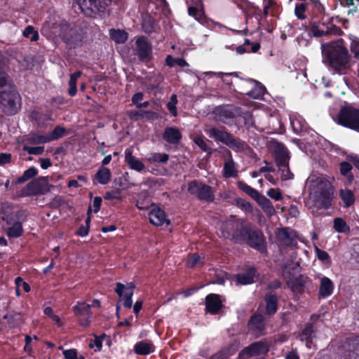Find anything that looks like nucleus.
Segmentation results:
<instances>
[{
    "label": "nucleus",
    "mask_w": 359,
    "mask_h": 359,
    "mask_svg": "<svg viewBox=\"0 0 359 359\" xmlns=\"http://www.w3.org/2000/svg\"><path fill=\"white\" fill-rule=\"evenodd\" d=\"M23 36L29 38L32 41H36L39 39V34L32 26H27L23 31Z\"/></svg>",
    "instance_id": "de8ad7c7"
},
{
    "label": "nucleus",
    "mask_w": 359,
    "mask_h": 359,
    "mask_svg": "<svg viewBox=\"0 0 359 359\" xmlns=\"http://www.w3.org/2000/svg\"><path fill=\"white\" fill-rule=\"evenodd\" d=\"M215 119L222 123H227L230 119L241 115L239 107L232 106H223L215 109L213 111Z\"/></svg>",
    "instance_id": "9b49d317"
},
{
    "label": "nucleus",
    "mask_w": 359,
    "mask_h": 359,
    "mask_svg": "<svg viewBox=\"0 0 359 359\" xmlns=\"http://www.w3.org/2000/svg\"><path fill=\"white\" fill-rule=\"evenodd\" d=\"M206 311L212 314L217 313L222 308V300L218 294H210L205 298Z\"/></svg>",
    "instance_id": "aec40b11"
},
{
    "label": "nucleus",
    "mask_w": 359,
    "mask_h": 359,
    "mask_svg": "<svg viewBox=\"0 0 359 359\" xmlns=\"http://www.w3.org/2000/svg\"><path fill=\"white\" fill-rule=\"evenodd\" d=\"M194 141L203 151L210 152L211 148L208 144V140L205 138L198 136L194 138Z\"/></svg>",
    "instance_id": "09e8293b"
},
{
    "label": "nucleus",
    "mask_w": 359,
    "mask_h": 359,
    "mask_svg": "<svg viewBox=\"0 0 359 359\" xmlns=\"http://www.w3.org/2000/svg\"><path fill=\"white\" fill-rule=\"evenodd\" d=\"M267 196L276 201H281L283 199L281 191L278 189H270L267 191Z\"/></svg>",
    "instance_id": "4d7b16f0"
},
{
    "label": "nucleus",
    "mask_w": 359,
    "mask_h": 359,
    "mask_svg": "<svg viewBox=\"0 0 359 359\" xmlns=\"http://www.w3.org/2000/svg\"><path fill=\"white\" fill-rule=\"evenodd\" d=\"M38 173L37 170L34 167H31L26 170L22 175L17 180V183H22L35 177Z\"/></svg>",
    "instance_id": "49530a36"
},
{
    "label": "nucleus",
    "mask_w": 359,
    "mask_h": 359,
    "mask_svg": "<svg viewBox=\"0 0 359 359\" xmlns=\"http://www.w3.org/2000/svg\"><path fill=\"white\" fill-rule=\"evenodd\" d=\"M322 62L333 74H346L351 68V55L346 48L335 41L321 45Z\"/></svg>",
    "instance_id": "7ed1b4c3"
},
{
    "label": "nucleus",
    "mask_w": 359,
    "mask_h": 359,
    "mask_svg": "<svg viewBox=\"0 0 359 359\" xmlns=\"http://www.w3.org/2000/svg\"><path fill=\"white\" fill-rule=\"evenodd\" d=\"M299 267L297 263H291L285 265L283 269V278L285 280L287 287L296 294H302L304 291L307 278L303 275L295 276V273Z\"/></svg>",
    "instance_id": "20e7f679"
},
{
    "label": "nucleus",
    "mask_w": 359,
    "mask_h": 359,
    "mask_svg": "<svg viewBox=\"0 0 359 359\" xmlns=\"http://www.w3.org/2000/svg\"><path fill=\"white\" fill-rule=\"evenodd\" d=\"M63 203V200L60 196L55 197L53 201L50 203V206L53 208H57Z\"/></svg>",
    "instance_id": "338daca9"
},
{
    "label": "nucleus",
    "mask_w": 359,
    "mask_h": 359,
    "mask_svg": "<svg viewBox=\"0 0 359 359\" xmlns=\"http://www.w3.org/2000/svg\"><path fill=\"white\" fill-rule=\"evenodd\" d=\"M154 346L150 341H142L134 346L135 352L138 355H148L154 351Z\"/></svg>",
    "instance_id": "c85d7f7f"
},
{
    "label": "nucleus",
    "mask_w": 359,
    "mask_h": 359,
    "mask_svg": "<svg viewBox=\"0 0 359 359\" xmlns=\"http://www.w3.org/2000/svg\"><path fill=\"white\" fill-rule=\"evenodd\" d=\"M305 11L306 5L304 4H297L294 10L295 15L300 20H304L306 18Z\"/></svg>",
    "instance_id": "5fc2aeb1"
},
{
    "label": "nucleus",
    "mask_w": 359,
    "mask_h": 359,
    "mask_svg": "<svg viewBox=\"0 0 359 359\" xmlns=\"http://www.w3.org/2000/svg\"><path fill=\"white\" fill-rule=\"evenodd\" d=\"M204 130L210 138H213L215 141L222 142L223 144H225L228 138L230 137L231 133L223 129L206 127Z\"/></svg>",
    "instance_id": "6ab92c4d"
},
{
    "label": "nucleus",
    "mask_w": 359,
    "mask_h": 359,
    "mask_svg": "<svg viewBox=\"0 0 359 359\" xmlns=\"http://www.w3.org/2000/svg\"><path fill=\"white\" fill-rule=\"evenodd\" d=\"M228 154L229 158L225 161L224 165V176L226 178L236 177L238 171L236 168L235 163L229 151Z\"/></svg>",
    "instance_id": "c756f323"
},
{
    "label": "nucleus",
    "mask_w": 359,
    "mask_h": 359,
    "mask_svg": "<svg viewBox=\"0 0 359 359\" xmlns=\"http://www.w3.org/2000/svg\"><path fill=\"white\" fill-rule=\"evenodd\" d=\"M130 119L137 121L140 118H146L147 120H153L157 117L155 112L144 110H131L128 112Z\"/></svg>",
    "instance_id": "a878e982"
},
{
    "label": "nucleus",
    "mask_w": 359,
    "mask_h": 359,
    "mask_svg": "<svg viewBox=\"0 0 359 359\" xmlns=\"http://www.w3.org/2000/svg\"><path fill=\"white\" fill-rule=\"evenodd\" d=\"M11 327H16L22 323V316L20 313L12 312L4 316Z\"/></svg>",
    "instance_id": "72a5a7b5"
},
{
    "label": "nucleus",
    "mask_w": 359,
    "mask_h": 359,
    "mask_svg": "<svg viewBox=\"0 0 359 359\" xmlns=\"http://www.w3.org/2000/svg\"><path fill=\"white\" fill-rule=\"evenodd\" d=\"M135 285L130 283L125 285L121 283H116L115 292L123 301V305L126 308L130 309L133 305L132 297L133 295V290Z\"/></svg>",
    "instance_id": "2eb2a0df"
},
{
    "label": "nucleus",
    "mask_w": 359,
    "mask_h": 359,
    "mask_svg": "<svg viewBox=\"0 0 359 359\" xmlns=\"http://www.w3.org/2000/svg\"><path fill=\"white\" fill-rule=\"evenodd\" d=\"M177 103V95L173 94L171 95L170 101L167 104V107L173 116L177 114L176 104Z\"/></svg>",
    "instance_id": "3c124183"
},
{
    "label": "nucleus",
    "mask_w": 359,
    "mask_h": 359,
    "mask_svg": "<svg viewBox=\"0 0 359 359\" xmlns=\"http://www.w3.org/2000/svg\"><path fill=\"white\" fill-rule=\"evenodd\" d=\"M95 179L101 184H107L111 179V171L109 168L101 166L95 175Z\"/></svg>",
    "instance_id": "7c9ffc66"
},
{
    "label": "nucleus",
    "mask_w": 359,
    "mask_h": 359,
    "mask_svg": "<svg viewBox=\"0 0 359 359\" xmlns=\"http://www.w3.org/2000/svg\"><path fill=\"white\" fill-rule=\"evenodd\" d=\"M334 228L339 233H346L350 231V228L346 222L340 217L334 219Z\"/></svg>",
    "instance_id": "c03bdc74"
},
{
    "label": "nucleus",
    "mask_w": 359,
    "mask_h": 359,
    "mask_svg": "<svg viewBox=\"0 0 359 359\" xmlns=\"http://www.w3.org/2000/svg\"><path fill=\"white\" fill-rule=\"evenodd\" d=\"M225 144L237 152L247 151L250 149L246 142L239 138L234 137L231 134H230V137L226 141Z\"/></svg>",
    "instance_id": "5701e85b"
},
{
    "label": "nucleus",
    "mask_w": 359,
    "mask_h": 359,
    "mask_svg": "<svg viewBox=\"0 0 359 359\" xmlns=\"http://www.w3.org/2000/svg\"><path fill=\"white\" fill-rule=\"evenodd\" d=\"M269 351L268 344L264 341H257L245 348L239 354L241 359L265 355Z\"/></svg>",
    "instance_id": "f8f14e48"
},
{
    "label": "nucleus",
    "mask_w": 359,
    "mask_h": 359,
    "mask_svg": "<svg viewBox=\"0 0 359 359\" xmlns=\"http://www.w3.org/2000/svg\"><path fill=\"white\" fill-rule=\"evenodd\" d=\"M104 198L106 200H112V199L120 200L121 198V191H120V189H116V190L106 192Z\"/></svg>",
    "instance_id": "13d9d810"
},
{
    "label": "nucleus",
    "mask_w": 359,
    "mask_h": 359,
    "mask_svg": "<svg viewBox=\"0 0 359 359\" xmlns=\"http://www.w3.org/2000/svg\"><path fill=\"white\" fill-rule=\"evenodd\" d=\"M2 219L6 222L7 225L13 224L11 226L6 229V235L10 238H15L22 236L23 229L22 223L20 222H14L13 212L9 213L4 211L2 215Z\"/></svg>",
    "instance_id": "4468645a"
},
{
    "label": "nucleus",
    "mask_w": 359,
    "mask_h": 359,
    "mask_svg": "<svg viewBox=\"0 0 359 359\" xmlns=\"http://www.w3.org/2000/svg\"><path fill=\"white\" fill-rule=\"evenodd\" d=\"M313 336H314V330L313 329V326L311 324L307 323L302 332V335H301L302 340H306V346L308 347H310L309 343Z\"/></svg>",
    "instance_id": "37998d69"
},
{
    "label": "nucleus",
    "mask_w": 359,
    "mask_h": 359,
    "mask_svg": "<svg viewBox=\"0 0 359 359\" xmlns=\"http://www.w3.org/2000/svg\"><path fill=\"white\" fill-rule=\"evenodd\" d=\"M168 159V154L161 153H154L148 157V161L151 163H166Z\"/></svg>",
    "instance_id": "79ce46f5"
},
{
    "label": "nucleus",
    "mask_w": 359,
    "mask_h": 359,
    "mask_svg": "<svg viewBox=\"0 0 359 359\" xmlns=\"http://www.w3.org/2000/svg\"><path fill=\"white\" fill-rule=\"evenodd\" d=\"M53 186L48 183V177H40L29 182L23 189L24 196L43 195L50 191Z\"/></svg>",
    "instance_id": "0eeeda50"
},
{
    "label": "nucleus",
    "mask_w": 359,
    "mask_h": 359,
    "mask_svg": "<svg viewBox=\"0 0 359 359\" xmlns=\"http://www.w3.org/2000/svg\"><path fill=\"white\" fill-rule=\"evenodd\" d=\"M102 201V200L101 197L97 196L94 198L93 202V206L94 208L93 211L95 213H97L100 210Z\"/></svg>",
    "instance_id": "774afa93"
},
{
    "label": "nucleus",
    "mask_w": 359,
    "mask_h": 359,
    "mask_svg": "<svg viewBox=\"0 0 359 359\" xmlns=\"http://www.w3.org/2000/svg\"><path fill=\"white\" fill-rule=\"evenodd\" d=\"M76 81H77L76 80H74L72 78H70V79H69V88L68 90V93L70 96L75 95L77 92Z\"/></svg>",
    "instance_id": "680f3d73"
},
{
    "label": "nucleus",
    "mask_w": 359,
    "mask_h": 359,
    "mask_svg": "<svg viewBox=\"0 0 359 359\" xmlns=\"http://www.w3.org/2000/svg\"><path fill=\"white\" fill-rule=\"evenodd\" d=\"M306 184L311 212L317 215L318 210L328 209L334 198V188L329 179L323 175L313 174L309 177Z\"/></svg>",
    "instance_id": "f03ea898"
},
{
    "label": "nucleus",
    "mask_w": 359,
    "mask_h": 359,
    "mask_svg": "<svg viewBox=\"0 0 359 359\" xmlns=\"http://www.w3.org/2000/svg\"><path fill=\"white\" fill-rule=\"evenodd\" d=\"M8 69L7 60L0 53V110L6 116H13L21 109L22 98L6 72Z\"/></svg>",
    "instance_id": "f257e3e1"
},
{
    "label": "nucleus",
    "mask_w": 359,
    "mask_h": 359,
    "mask_svg": "<svg viewBox=\"0 0 359 359\" xmlns=\"http://www.w3.org/2000/svg\"><path fill=\"white\" fill-rule=\"evenodd\" d=\"M243 243L246 242L250 247L257 250L264 248V238L261 231L253 229L247 224L243 230Z\"/></svg>",
    "instance_id": "9d476101"
},
{
    "label": "nucleus",
    "mask_w": 359,
    "mask_h": 359,
    "mask_svg": "<svg viewBox=\"0 0 359 359\" xmlns=\"http://www.w3.org/2000/svg\"><path fill=\"white\" fill-rule=\"evenodd\" d=\"M163 139L171 144H177L182 135L180 130L175 127H167L162 135Z\"/></svg>",
    "instance_id": "a211bd4d"
},
{
    "label": "nucleus",
    "mask_w": 359,
    "mask_h": 359,
    "mask_svg": "<svg viewBox=\"0 0 359 359\" xmlns=\"http://www.w3.org/2000/svg\"><path fill=\"white\" fill-rule=\"evenodd\" d=\"M265 301H266V313L269 315L273 314L276 313L277 310V305H278V298L274 294H267L265 297Z\"/></svg>",
    "instance_id": "2f4dec72"
},
{
    "label": "nucleus",
    "mask_w": 359,
    "mask_h": 359,
    "mask_svg": "<svg viewBox=\"0 0 359 359\" xmlns=\"http://www.w3.org/2000/svg\"><path fill=\"white\" fill-rule=\"evenodd\" d=\"M337 122L343 126L359 132V109L351 106L341 107Z\"/></svg>",
    "instance_id": "423d86ee"
},
{
    "label": "nucleus",
    "mask_w": 359,
    "mask_h": 359,
    "mask_svg": "<svg viewBox=\"0 0 359 359\" xmlns=\"http://www.w3.org/2000/svg\"><path fill=\"white\" fill-rule=\"evenodd\" d=\"M333 289L334 284L332 281L327 277H323L319 287L320 297L325 298L330 296L332 293Z\"/></svg>",
    "instance_id": "bb28decb"
},
{
    "label": "nucleus",
    "mask_w": 359,
    "mask_h": 359,
    "mask_svg": "<svg viewBox=\"0 0 359 359\" xmlns=\"http://www.w3.org/2000/svg\"><path fill=\"white\" fill-rule=\"evenodd\" d=\"M247 224L235 219L227 220L222 223L221 232L224 238L229 239L236 243H243V230Z\"/></svg>",
    "instance_id": "39448f33"
},
{
    "label": "nucleus",
    "mask_w": 359,
    "mask_h": 359,
    "mask_svg": "<svg viewBox=\"0 0 359 359\" xmlns=\"http://www.w3.org/2000/svg\"><path fill=\"white\" fill-rule=\"evenodd\" d=\"M126 161L131 169L140 172L145 168L144 164L133 156V151L130 149H127L125 151Z\"/></svg>",
    "instance_id": "b1692460"
},
{
    "label": "nucleus",
    "mask_w": 359,
    "mask_h": 359,
    "mask_svg": "<svg viewBox=\"0 0 359 359\" xmlns=\"http://www.w3.org/2000/svg\"><path fill=\"white\" fill-rule=\"evenodd\" d=\"M104 337V334L101 337H95V339L93 341H90L89 344V347L93 348L95 346L97 348L95 351H100L102 346V339Z\"/></svg>",
    "instance_id": "bf43d9fd"
},
{
    "label": "nucleus",
    "mask_w": 359,
    "mask_h": 359,
    "mask_svg": "<svg viewBox=\"0 0 359 359\" xmlns=\"http://www.w3.org/2000/svg\"><path fill=\"white\" fill-rule=\"evenodd\" d=\"M339 196L346 207H349L353 204L355 201L354 196L353 193L350 189H341L339 191Z\"/></svg>",
    "instance_id": "4c0bfd02"
},
{
    "label": "nucleus",
    "mask_w": 359,
    "mask_h": 359,
    "mask_svg": "<svg viewBox=\"0 0 359 359\" xmlns=\"http://www.w3.org/2000/svg\"><path fill=\"white\" fill-rule=\"evenodd\" d=\"M32 116L35 119L39 126H45L49 121H52L50 114H41L37 111H34Z\"/></svg>",
    "instance_id": "ea45409f"
},
{
    "label": "nucleus",
    "mask_w": 359,
    "mask_h": 359,
    "mask_svg": "<svg viewBox=\"0 0 359 359\" xmlns=\"http://www.w3.org/2000/svg\"><path fill=\"white\" fill-rule=\"evenodd\" d=\"M187 190L191 195H194L199 200L210 202L215 199L212 187L198 181L194 180L190 182L188 184Z\"/></svg>",
    "instance_id": "1a4fd4ad"
},
{
    "label": "nucleus",
    "mask_w": 359,
    "mask_h": 359,
    "mask_svg": "<svg viewBox=\"0 0 359 359\" xmlns=\"http://www.w3.org/2000/svg\"><path fill=\"white\" fill-rule=\"evenodd\" d=\"M91 306L85 302H78L73 310L76 316H89L91 315Z\"/></svg>",
    "instance_id": "e433bc0d"
},
{
    "label": "nucleus",
    "mask_w": 359,
    "mask_h": 359,
    "mask_svg": "<svg viewBox=\"0 0 359 359\" xmlns=\"http://www.w3.org/2000/svg\"><path fill=\"white\" fill-rule=\"evenodd\" d=\"M109 35L116 43H123L128 39V33L121 29H111L109 30Z\"/></svg>",
    "instance_id": "473e14b6"
},
{
    "label": "nucleus",
    "mask_w": 359,
    "mask_h": 359,
    "mask_svg": "<svg viewBox=\"0 0 359 359\" xmlns=\"http://www.w3.org/2000/svg\"><path fill=\"white\" fill-rule=\"evenodd\" d=\"M274 156L278 166L289 164V160L290 158L289 151L283 144L276 143Z\"/></svg>",
    "instance_id": "f3484780"
},
{
    "label": "nucleus",
    "mask_w": 359,
    "mask_h": 359,
    "mask_svg": "<svg viewBox=\"0 0 359 359\" xmlns=\"http://www.w3.org/2000/svg\"><path fill=\"white\" fill-rule=\"evenodd\" d=\"M65 130L64 128L60 127V126H56L52 133L48 135L50 139V142L62 137L65 133Z\"/></svg>",
    "instance_id": "603ef678"
},
{
    "label": "nucleus",
    "mask_w": 359,
    "mask_h": 359,
    "mask_svg": "<svg viewBox=\"0 0 359 359\" xmlns=\"http://www.w3.org/2000/svg\"><path fill=\"white\" fill-rule=\"evenodd\" d=\"M278 238L285 245H292L294 243L293 232L287 229H281L278 232Z\"/></svg>",
    "instance_id": "c9c22d12"
},
{
    "label": "nucleus",
    "mask_w": 359,
    "mask_h": 359,
    "mask_svg": "<svg viewBox=\"0 0 359 359\" xmlns=\"http://www.w3.org/2000/svg\"><path fill=\"white\" fill-rule=\"evenodd\" d=\"M149 218L151 223L155 226H161L165 222L168 225L170 224V221L165 218L164 211L158 208H154L150 211Z\"/></svg>",
    "instance_id": "4be33fe9"
},
{
    "label": "nucleus",
    "mask_w": 359,
    "mask_h": 359,
    "mask_svg": "<svg viewBox=\"0 0 359 359\" xmlns=\"http://www.w3.org/2000/svg\"><path fill=\"white\" fill-rule=\"evenodd\" d=\"M250 81L253 83L255 84V86L247 94L249 96L253 97L254 99H259L261 97H262L264 94L265 88L263 86H262L259 82L253 79H250Z\"/></svg>",
    "instance_id": "f704fd0d"
},
{
    "label": "nucleus",
    "mask_w": 359,
    "mask_h": 359,
    "mask_svg": "<svg viewBox=\"0 0 359 359\" xmlns=\"http://www.w3.org/2000/svg\"><path fill=\"white\" fill-rule=\"evenodd\" d=\"M255 276V269L250 267L245 272L236 275V280L241 285L250 284L253 283Z\"/></svg>",
    "instance_id": "cd10ccee"
},
{
    "label": "nucleus",
    "mask_w": 359,
    "mask_h": 359,
    "mask_svg": "<svg viewBox=\"0 0 359 359\" xmlns=\"http://www.w3.org/2000/svg\"><path fill=\"white\" fill-rule=\"evenodd\" d=\"M135 55L142 62H149L152 58V47L144 36L138 38L135 41Z\"/></svg>",
    "instance_id": "ddd939ff"
},
{
    "label": "nucleus",
    "mask_w": 359,
    "mask_h": 359,
    "mask_svg": "<svg viewBox=\"0 0 359 359\" xmlns=\"http://www.w3.org/2000/svg\"><path fill=\"white\" fill-rule=\"evenodd\" d=\"M352 169V165L348 162L343 161L340 163V172L343 175H346Z\"/></svg>",
    "instance_id": "052dcab7"
},
{
    "label": "nucleus",
    "mask_w": 359,
    "mask_h": 359,
    "mask_svg": "<svg viewBox=\"0 0 359 359\" xmlns=\"http://www.w3.org/2000/svg\"><path fill=\"white\" fill-rule=\"evenodd\" d=\"M237 185L241 190L247 194L254 200H256L257 197L260 195V194L257 190H255L254 188L251 187L250 186L248 185L243 182H238L237 183Z\"/></svg>",
    "instance_id": "a19ab883"
},
{
    "label": "nucleus",
    "mask_w": 359,
    "mask_h": 359,
    "mask_svg": "<svg viewBox=\"0 0 359 359\" xmlns=\"http://www.w3.org/2000/svg\"><path fill=\"white\" fill-rule=\"evenodd\" d=\"M255 201L267 216L271 217L276 214L272 203L264 196L260 194Z\"/></svg>",
    "instance_id": "393cba45"
},
{
    "label": "nucleus",
    "mask_w": 359,
    "mask_h": 359,
    "mask_svg": "<svg viewBox=\"0 0 359 359\" xmlns=\"http://www.w3.org/2000/svg\"><path fill=\"white\" fill-rule=\"evenodd\" d=\"M350 49L354 57L359 60V42L353 41L351 43Z\"/></svg>",
    "instance_id": "e2e57ef3"
},
{
    "label": "nucleus",
    "mask_w": 359,
    "mask_h": 359,
    "mask_svg": "<svg viewBox=\"0 0 359 359\" xmlns=\"http://www.w3.org/2000/svg\"><path fill=\"white\" fill-rule=\"evenodd\" d=\"M111 0H78L81 11L87 16L104 13Z\"/></svg>",
    "instance_id": "6e6552de"
},
{
    "label": "nucleus",
    "mask_w": 359,
    "mask_h": 359,
    "mask_svg": "<svg viewBox=\"0 0 359 359\" xmlns=\"http://www.w3.org/2000/svg\"><path fill=\"white\" fill-rule=\"evenodd\" d=\"M63 354L66 359L77 358V352L75 349L66 350L63 352Z\"/></svg>",
    "instance_id": "69168bd1"
},
{
    "label": "nucleus",
    "mask_w": 359,
    "mask_h": 359,
    "mask_svg": "<svg viewBox=\"0 0 359 359\" xmlns=\"http://www.w3.org/2000/svg\"><path fill=\"white\" fill-rule=\"evenodd\" d=\"M189 5L188 14L198 22H202L205 17L204 5L202 0H196L194 3L187 1Z\"/></svg>",
    "instance_id": "dca6fc26"
},
{
    "label": "nucleus",
    "mask_w": 359,
    "mask_h": 359,
    "mask_svg": "<svg viewBox=\"0 0 359 359\" xmlns=\"http://www.w3.org/2000/svg\"><path fill=\"white\" fill-rule=\"evenodd\" d=\"M27 141L29 144H39L50 142V139L48 135H42L37 133L29 134L27 138Z\"/></svg>",
    "instance_id": "58836bf2"
},
{
    "label": "nucleus",
    "mask_w": 359,
    "mask_h": 359,
    "mask_svg": "<svg viewBox=\"0 0 359 359\" xmlns=\"http://www.w3.org/2000/svg\"><path fill=\"white\" fill-rule=\"evenodd\" d=\"M279 170L281 172V178L283 180H291L293 178V174L289 168V164L278 166Z\"/></svg>",
    "instance_id": "8fccbe9b"
},
{
    "label": "nucleus",
    "mask_w": 359,
    "mask_h": 359,
    "mask_svg": "<svg viewBox=\"0 0 359 359\" xmlns=\"http://www.w3.org/2000/svg\"><path fill=\"white\" fill-rule=\"evenodd\" d=\"M23 149L26 151L29 154L33 155H40L43 153L44 147H29L24 146Z\"/></svg>",
    "instance_id": "864d4df0"
},
{
    "label": "nucleus",
    "mask_w": 359,
    "mask_h": 359,
    "mask_svg": "<svg viewBox=\"0 0 359 359\" xmlns=\"http://www.w3.org/2000/svg\"><path fill=\"white\" fill-rule=\"evenodd\" d=\"M200 257L197 254L190 255L187 260V266L193 268L200 262Z\"/></svg>",
    "instance_id": "6e6d98bb"
},
{
    "label": "nucleus",
    "mask_w": 359,
    "mask_h": 359,
    "mask_svg": "<svg viewBox=\"0 0 359 359\" xmlns=\"http://www.w3.org/2000/svg\"><path fill=\"white\" fill-rule=\"evenodd\" d=\"M11 157L12 156L11 154H0V165H4L5 164L9 163L11 161Z\"/></svg>",
    "instance_id": "0e129e2a"
},
{
    "label": "nucleus",
    "mask_w": 359,
    "mask_h": 359,
    "mask_svg": "<svg viewBox=\"0 0 359 359\" xmlns=\"http://www.w3.org/2000/svg\"><path fill=\"white\" fill-rule=\"evenodd\" d=\"M249 330L255 335L259 336L263 334L264 330V324L262 315H255L251 317L248 323Z\"/></svg>",
    "instance_id": "412c9836"
},
{
    "label": "nucleus",
    "mask_w": 359,
    "mask_h": 359,
    "mask_svg": "<svg viewBox=\"0 0 359 359\" xmlns=\"http://www.w3.org/2000/svg\"><path fill=\"white\" fill-rule=\"evenodd\" d=\"M165 62L168 66L170 67H172L175 65H178L180 67H186L188 66V63L185 60L182 58H175L172 55H168L165 58Z\"/></svg>",
    "instance_id": "a18cd8bd"
}]
</instances>
